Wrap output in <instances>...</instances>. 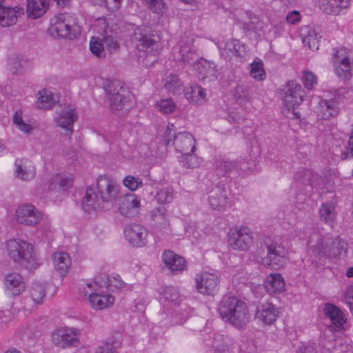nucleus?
I'll list each match as a JSON object with an SVG mask.
<instances>
[{
	"instance_id": "1",
	"label": "nucleus",
	"mask_w": 353,
	"mask_h": 353,
	"mask_svg": "<svg viewBox=\"0 0 353 353\" xmlns=\"http://www.w3.org/2000/svg\"><path fill=\"white\" fill-rule=\"evenodd\" d=\"M310 252L321 261L339 257L346 250L347 243L340 237L322 236L318 232L310 235L308 240Z\"/></svg>"
},
{
	"instance_id": "2",
	"label": "nucleus",
	"mask_w": 353,
	"mask_h": 353,
	"mask_svg": "<svg viewBox=\"0 0 353 353\" xmlns=\"http://www.w3.org/2000/svg\"><path fill=\"white\" fill-rule=\"evenodd\" d=\"M221 318L236 328H242L249 321V312L245 302L234 296H223L218 306Z\"/></svg>"
},
{
	"instance_id": "3",
	"label": "nucleus",
	"mask_w": 353,
	"mask_h": 353,
	"mask_svg": "<svg viewBox=\"0 0 353 353\" xmlns=\"http://www.w3.org/2000/svg\"><path fill=\"white\" fill-rule=\"evenodd\" d=\"M6 250L16 264L30 270L36 269L39 265L33 245L26 241L20 239H10L7 241Z\"/></svg>"
},
{
	"instance_id": "4",
	"label": "nucleus",
	"mask_w": 353,
	"mask_h": 353,
	"mask_svg": "<svg viewBox=\"0 0 353 353\" xmlns=\"http://www.w3.org/2000/svg\"><path fill=\"white\" fill-rule=\"evenodd\" d=\"M318 175L311 169L301 168L294 175L293 185L296 188V207L304 210L308 205L310 194L312 192Z\"/></svg>"
},
{
	"instance_id": "5",
	"label": "nucleus",
	"mask_w": 353,
	"mask_h": 353,
	"mask_svg": "<svg viewBox=\"0 0 353 353\" xmlns=\"http://www.w3.org/2000/svg\"><path fill=\"white\" fill-rule=\"evenodd\" d=\"M163 143L165 146L173 145L176 151L182 154L185 152H194L196 141L194 136L188 132H176L173 123H168L164 132Z\"/></svg>"
},
{
	"instance_id": "6",
	"label": "nucleus",
	"mask_w": 353,
	"mask_h": 353,
	"mask_svg": "<svg viewBox=\"0 0 353 353\" xmlns=\"http://www.w3.org/2000/svg\"><path fill=\"white\" fill-rule=\"evenodd\" d=\"M261 249L266 250V255L261 259V263L274 270L284 265L288 252L285 248L272 238L264 236L261 241Z\"/></svg>"
},
{
	"instance_id": "7",
	"label": "nucleus",
	"mask_w": 353,
	"mask_h": 353,
	"mask_svg": "<svg viewBox=\"0 0 353 353\" xmlns=\"http://www.w3.org/2000/svg\"><path fill=\"white\" fill-rule=\"evenodd\" d=\"M77 23V19L70 13H59L50 20L48 28L50 34L54 38L72 39L76 36L73 27Z\"/></svg>"
},
{
	"instance_id": "8",
	"label": "nucleus",
	"mask_w": 353,
	"mask_h": 353,
	"mask_svg": "<svg viewBox=\"0 0 353 353\" xmlns=\"http://www.w3.org/2000/svg\"><path fill=\"white\" fill-rule=\"evenodd\" d=\"M304 90L300 84L294 81H289L283 90V100L284 109L288 110V115L291 119H299L300 113L296 110L299 104L303 101Z\"/></svg>"
},
{
	"instance_id": "9",
	"label": "nucleus",
	"mask_w": 353,
	"mask_h": 353,
	"mask_svg": "<svg viewBox=\"0 0 353 353\" xmlns=\"http://www.w3.org/2000/svg\"><path fill=\"white\" fill-rule=\"evenodd\" d=\"M97 188L101 203L113 205L120 198V185L108 175H100L97 178Z\"/></svg>"
},
{
	"instance_id": "10",
	"label": "nucleus",
	"mask_w": 353,
	"mask_h": 353,
	"mask_svg": "<svg viewBox=\"0 0 353 353\" xmlns=\"http://www.w3.org/2000/svg\"><path fill=\"white\" fill-rule=\"evenodd\" d=\"M86 287L89 291L84 289L85 296L89 294L90 305L94 310H102L113 305L114 298L109 294H103L99 292L102 284L99 283V278H95L94 282L88 283Z\"/></svg>"
},
{
	"instance_id": "11",
	"label": "nucleus",
	"mask_w": 353,
	"mask_h": 353,
	"mask_svg": "<svg viewBox=\"0 0 353 353\" xmlns=\"http://www.w3.org/2000/svg\"><path fill=\"white\" fill-rule=\"evenodd\" d=\"M254 165L252 161L244 163L238 161H230L225 159L215 160V171L217 175L230 177L232 174H240V171L252 172V165Z\"/></svg>"
},
{
	"instance_id": "12",
	"label": "nucleus",
	"mask_w": 353,
	"mask_h": 353,
	"mask_svg": "<svg viewBox=\"0 0 353 353\" xmlns=\"http://www.w3.org/2000/svg\"><path fill=\"white\" fill-rule=\"evenodd\" d=\"M79 331L73 327H59L52 333V343L60 348L77 347L79 343Z\"/></svg>"
},
{
	"instance_id": "13",
	"label": "nucleus",
	"mask_w": 353,
	"mask_h": 353,
	"mask_svg": "<svg viewBox=\"0 0 353 353\" xmlns=\"http://www.w3.org/2000/svg\"><path fill=\"white\" fill-rule=\"evenodd\" d=\"M228 237V243L234 250L246 251L252 243V235L248 227L231 228Z\"/></svg>"
},
{
	"instance_id": "14",
	"label": "nucleus",
	"mask_w": 353,
	"mask_h": 353,
	"mask_svg": "<svg viewBox=\"0 0 353 353\" xmlns=\"http://www.w3.org/2000/svg\"><path fill=\"white\" fill-rule=\"evenodd\" d=\"M105 91L108 93L111 110L119 111L128 105L129 100L127 94L128 92L120 82H111Z\"/></svg>"
},
{
	"instance_id": "15",
	"label": "nucleus",
	"mask_w": 353,
	"mask_h": 353,
	"mask_svg": "<svg viewBox=\"0 0 353 353\" xmlns=\"http://www.w3.org/2000/svg\"><path fill=\"white\" fill-rule=\"evenodd\" d=\"M254 312L255 319L268 325L273 324L280 314L279 308L270 301L256 303Z\"/></svg>"
},
{
	"instance_id": "16",
	"label": "nucleus",
	"mask_w": 353,
	"mask_h": 353,
	"mask_svg": "<svg viewBox=\"0 0 353 353\" xmlns=\"http://www.w3.org/2000/svg\"><path fill=\"white\" fill-rule=\"evenodd\" d=\"M197 291L203 294L214 296L219 289V277L211 273L197 274L195 279Z\"/></svg>"
},
{
	"instance_id": "17",
	"label": "nucleus",
	"mask_w": 353,
	"mask_h": 353,
	"mask_svg": "<svg viewBox=\"0 0 353 353\" xmlns=\"http://www.w3.org/2000/svg\"><path fill=\"white\" fill-rule=\"evenodd\" d=\"M134 40L137 42V47L139 51L149 52L150 54L157 52L158 42L153 34L148 33L145 28H139L135 30Z\"/></svg>"
},
{
	"instance_id": "18",
	"label": "nucleus",
	"mask_w": 353,
	"mask_h": 353,
	"mask_svg": "<svg viewBox=\"0 0 353 353\" xmlns=\"http://www.w3.org/2000/svg\"><path fill=\"white\" fill-rule=\"evenodd\" d=\"M124 235L133 246L140 248L147 243L148 230L141 225L132 223L127 225L124 229Z\"/></svg>"
},
{
	"instance_id": "19",
	"label": "nucleus",
	"mask_w": 353,
	"mask_h": 353,
	"mask_svg": "<svg viewBox=\"0 0 353 353\" xmlns=\"http://www.w3.org/2000/svg\"><path fill=\"white\" fill-rule=\"evenodd\" d=\"M17 221L27 225H36L41 219V214L30 205H23L18 208L15 213Z\"/></svg>"
},
{
	"instance_id": "20",
	"label": "nucleus",
	"mask_w": 353,
	"mask_h": 353,
	"mask_svg": "<svg viewBox=\"0 0 353 353\" xmlns=\"http://www.w3.org/2000/svg\"><path fill=\"white\" fill-rule=\"evenodd\" d=\"M140 205V199L134 194L120 196L119 212L123 216L133 217L139 213Z\"/></svg>"
},
{
	"instance_id": "21",
	"label": "nucleus",
	"mask_w": 353,
	"mask_h": 353,
	"mask_svg": "<svg viewBox=\"0 0 353 353\" xmlns=\"http://www.w3.org/2000/svg\"><path fill=\"white\" fill-rule=\"evenodd\" d=\"M204 343L207 346H212L215 353H231L234 343L230 337L219 333L213 334L212 339H205Z\"/></svg>"
},
{
	"instance_id": "22",
	"label": "nucleus",
	"mask_w": 353,
	"mask_h": 353,
	"mask_svg": "<svg viewBox=\"0 0 353 353\" xmlns=\"http://www.w3.org/2000/svg\"><path fill=\"white\" fill-rule=\"evenodd\" d=\"M6 293L10 296H17L25 290V283L22 276L18 273H10L3 279Z\"/></svg>"
},
{
	"instance_id": "23",
	"label": "nucleus",
	"mask_w": 353,
	"mask_h": 353,
	"mask_svg": "<svg viewBox=\"0 0 353 353\" xmlns=\"http://www.w3.org/2000/svg\"><path fill=\"white\" fill-rule=\"evenodd\" d=\"M225 50L228 56L234 57L238 61H243L249 56L248 47L239 39L227 41Z\"/></svg>"
},
{
	"instance_id": "24",
	"label": "nucleus",
	"mask_w": 353,
	"mask_h": 353,
	"mask_svg": "<svg viewBox=\"0 0 353 353\" xmlns=\"http://www.w3.org/2000/svg\"><path fill=\"white\" fill-rule=\"evenodd\" d=\"M162 261L165 267L173 274L181 272L186 267V261L184 258L170 250L163 252Z\"/></svg>"
},
{
	"instance_id": "25",
	"label": "nucleus",
	"mask_w": 353,
	"mask_h": 353,
	"mask_svg": "<svg viewBox=\"0 0 353 353\" xmlns=\"http://www.w3.org/2000/svg\"><path fill=\"white\" fill-rule=\"evenodd\" d=\"M77 118L75 110L70 109L67 111H62L56 119L57 125L65 130V135L69 139L73 134V125Z\"/></svg>"
},
{
	"instance_id": "26",
	"label": "nucleus",
	"mask_w": 353,
	"mask_h": 353,
	"mask_svg": "<svg viewBox=\"0 0 353 353\" xmlns=\"http://www.w3.org/2000/svg\"><path fill=\"white\" fill-rule=\"evenodd\" d=\"M208 201L212 209L221 211L228 203V197L224 185H218L210 192Z\"/></svg>"
},
{
	"instance_id": "27",
	"label": "nucleus",
	"mask_w": 353,
	"mask_h": 353,
	"mask_svg": "<svg viewBox=\"0 0 353 353\" xmlns=\"http://www.w3.org/2000/svg\"><path fill=\"white\" fill-rule=\"evenodd\" d=\"M266 292L274 296L280 294L285 290V281L281 274L279 273L270 274L264 283Z\"/></svg>"
},
{
	"instance_id": "28",
	"label": "nucleus",
	"mask_w": 353,
	"mask_h": 353,
	"mask_svg": "<svg viewBox=\"0 0 353 353\" xmlns=\"http://www.w3.org/2000/svg\"><path fill=\"white\" fill-rule=\"evenodd\" d=\"M299 35L303 43L310 50L314 51L319 49L321 37L319 36L312 27L308 26H302L299 30Z\"/></svg>"
},
{
	"instance_id": "29",
	"label": "nucleus",
	"mask_w": 353,
	"mask_h": 353,
	"mask_svg": "<svg viewBox=\"0 0 353 353\" xmlns=\"http://www.w3.org/2000/svg\"><path fill=\"white\" fill-rule=\"evenodd\" d=\"M348 6L349 0H319V9L327 14L338 15Z\"/></svg>"
},
{
	"instance_id": "30",
	"label": "nucleus",
	"mask_w": 353,
	"mask_h": 353,
	"mask_svg": "<svg viewBox=\"0 0 353 353\" xmlns=\"http://www.w3.org/2000/svg\"><path fill=\"white\" fill-rule=\"evenodd\" d=\"M50 5V0H28L26 12L32 19L42 17Z\"/></svg>"
},
{
	"instance_id": "31",
	"label": "nucleus",
	"mask_w": 353,
	"mask_h": 353,
	"mask_svg": "<svg viewBox=\"0 0 353 353\" xmlns=\"http://www.w3.org/2000/svg\"><path fill=\"white\" fill-rule=\"evenodd\" d=\"M185 97L190 103L199 105H203L207 101L205 90L199 84L186 88Z\"/></svg>"
},
{
	"instance_id": "32",
	"label": "nucleus",
	"mask_w": 353,
	"mask_h": 353,
	"mask_svg": "<svg viewBox=\"0 0 353 353\" xmlns=\"http://www.w3.org/2000/svg\"><path fill=\"white\" fill-rule=\"evenodd\" d=\"M101 200L95 190L89 187L85 190V194L81 201L82 209L87 213L96 211L100 208Z\"/></svg>"
},
{
	"instance_id": "33",
	"label": "nucleus",
	"mask_w": 353,
	"mask_h": 353,
	"mask_svg": "<svg viewBox=\"0 0 353 353\" xmlns=\"http://www.w3.org/2000/svg\"><path fill=\"white\" fill-rule=\"evenodd\" d=\"M323 313L336 328H341L346 322L343 312L332 303H326L324 305Z\"/></svg>"
},
{
	"instance_id": "34",
	"label": "nucleus",
	"mask_w": 353,
	"mask_h": 353,
	"mask_svg": "<svg viewBox=\"0 0 353 353\" xmlns=\"http://www.w3.org/2000/svg\"><path fill=\"white\" fill-rule=\"evenodd\" d=\"M319 104L318 116L322 120H328L339 114V107L335 100H321Z\"/></svg>"
},
{
	"instance_id": "35",
	"label": "nucleus",
	"mask_w": 353,
	"mask_h": 353,
	"mask_svg": "<svg viewBox=\"0 0 353 353\" xmlns=\"http://www.w3.org/2000/svg\"><path fill=\"white\" fill-rule=\"evenodd\" d=\"M17 176L22 180H30L34 176V168L28 159H16Z\"/></svg>"
},
{
	"instance_id": "36",
	"label": "nucleus",
	"mask_w": 353,
	"mask_h": 353,
	"mask_svg": "<svg viewBox=\"0 0 353 353\" xmlns=\"http://www.w3.org/2000/svg\"><path fill=\"white\" fill-rule=\"evenodd\" d=\"M197 66L200 69V74H203L201 77L203 80L212 81L216 79L217 65L214 61L201 59L197 62Z\"/></svg>"
},
{
	"instance_id": "37",
	"label": "nucleus",
	"mask_w": 353,
	"mask_h": 353,
	"mask_svg": "<svg viewBox=\"0 0 353 353\" xmlns=\"http://www.w3.org/2000/svg\"><path fill=\"white\" fill-rule=\"evenodd\" d=\"M52 261L60 276H65L70 265L69 254L65 252H55L52 254Z\"/></svg>"
},
{
	"instance_id": "38",
	"label": "nucleus",
	"mask_w": 353,
	"mask_h": 353,
	"mask_svg": "<svg viewBox=\"0 0 353 353\" xmlns=\"http://www.w3.org/2000/svg\"><path fill=\"white\" fill-rule=\"evenodd\" d=\"M39 94L37 105L41 109H51L59 101L58 95H55L52 92L47 90H43L39 92Z\"/></svg>"
},
{
	"instance_id": "39",
	"label": "nucleus",
	"mask_w": 353,
	"mask_h": 353,
	"mask_svg": "<svg viewBox=\"0 0 353 353\" xmlns=\"http://www.w3.org/2000/svg\"><path fill=\"white\" fill-rule=\"evenodd\" d=\"M335 74L341 79H348L351 77L350 62L347 57L342 58L341 60L334 61Z\"/></svg>"
},
{
	"instance_id": "40",
	"label": "nucleus",
	"mask_w": 353,
	"mask_h": 353,
	"mask_svg": "<svg viewBox=\"0 0 353 353\" xmlns=\"http://www.w3.org/2000/svg\"><path fill=\"white\" fill-rule=\"evenodd\" d=\"M179 54L181 57L179 61L184 65L194 63L196 61H199L198 55L192 47L189 45L181 46Z\"/></svg>"
},
{
	"instance_id": "41",
	"label": "nucleus",
	"mask_w": 353,
	"mask_h": 353,
	"mask_svg": "<svg viewBox=\"0 0 353 353\" xmlns=\"http://www.w3.org/2000/svg\"><path fill=\"white\" fill-rule=\"evenodd\" d=\"M183 83L177 74H170L165 79L164 88L175 95L181 92Z\"/></svg>"
},
{
	"instance_id": "42",
	"label": "nucleus",
	"mask_w": 353,
	"mask_h": 353,
	"mask_svg": "<svg viewBox=\"0 0 353 353\" xmlns=\"http://www.w3.org/2000/svg\"><path fill=\"white\" fill-rule=\"evenodd\" d=\"M179 162L183 168L192 169L201 164V159L194 154V152L190 151L181 155Z\"/></svg>"
},
{
	"instance_id": "43",
	"label": "nucleus",
	"mask_w": 353,
	"mask_h": 353,
	"mask_svg": "<svg viewBox=\"0 0 353 353\" xmlns=\"http://www.w3.org/2000/svg\"><path fill=\"white\" fill-rule=\"evenodd\" d=\"M334 208L335 205L332 201L323 203L319 208L321 219L325 223L332 222L335 216Z\"/></svg>"
},
{
	"instance_id": "44",
	"label": "nucleus",
	"mask_w": 353,
	"mask_h": 353,
	"mask_svg": "<svg viewBox=\"0 0 353 353\" xmlns=\"http://www.w3.org/2000/svg\"><path fill=\"white\" fill-rule=\"evenodd\" d=\"M180 299L179 292L177 288L173 286H167L163 288L160 294V299L176 305Z\"/></svg>"
},
{
	"instance_id": "45",
	"label": "nucleus",
	"mask_w": 353,
	"mask_h": 353,
	"mask_svg": "<svg viewBox=\"0 0 353 353\" xmlns=\"http://www.w3.org/2000/svg\"><path fill=\"white\" fill-rule=\"evenodd\" d=\"M250 74L252 77L258 81H261L265 77V72L263 68V63L259 58H256L250 64Z\"/></svg>"
},
{
	"instance_id": "46",
	"label": "nucleus",
	"mask_w": 353,
	"mask_h": 353,
	"mask_svg": "<svg viewBox=\"0 0 353 353\" xmlns=\"http://www.w3.org/2000/svg\"><path fill=\"white\" fill-rule=\"evenodd\" d=\"M153 219L156 227L159 228L164 229L169 225V221L166 214V210L163 207L156 208L153 211Z\"/></svg>"
},
{
	"instance_id": "47",
	"label": "nucleus",
	"mask_w": 353,
	"mask_h": 353,
	"mask_svg": "<svg viewBox=\"0 0 353 353\" xmlns=\"http://www.w3.org/2000/svg\"><path fill=\"white\" fill-rule=\"evenodd\" d=\"M99 283L102 284V288L104 287L112 292L120 290L123 284L119 275L112 277L106 276L103 281L99 280Z\"/></svg>"
},
{
	"instance_id": "48",
	"label": "nucleus",
	"mask_w": 353,
	"mask_h": 353,
	"mask_svg": "<svg viewBox=\"0 0 353 353\" xmlns=\"http://www.w3.org/2000/svg\"><path fill=\"white\" fill-rule=\"evenodd\" d=\"M45 296L44 285L39 283H33L30 290V296L32 301L37 304H41L43 303Z\"/></svg>"
},
{
	"instance_id": "49",
	"label": "nucleus",
	"mask_w": 353,
	"mask_h": 353,
	"mask_svg": "<svg viewBox=\"0 0 353 353\" xmlns=\"http://www.w3.org/2000/svg\"><path fill=\"white\" fill-rule=\"evenodd\" d=\"M234 98L237 103L243 104L250 98V90L246 85H238L234 92Z\"/></svg>"
},
{
	"instance_id": "50",
	"label": "nucleus",
	"mask_w": 353,
	"mask_h": 353,
	"mask_svg": "<svg viewBox=\"0 0 353 353\" xmlns=\"http://www.w3.org/2000/svg\"><path fill=\"white\" fill-rule=\"evenodd\" d=\"M52 184H56L63 190L68 189L72 183V179L70 175L57 174L52 177Z\"/></svg>"
},
{
	"instance_id": "51",
	"label": "nucleus",
	"mask_w": 353,
	"mask_h": 353,
	"mask_svg": "<svg viewBox=\"0 0 353 353\" xmlns=\"http://www.w3.org/2000/svg\"><path fill=\"white\" fill-rule=\"evenodd\" d=\"M156 108L163 114H170L176 108V104L171 99H162L157 103Z\"/></svg>"
},
{
	"instance_id": "52",
	"label": "nucleus",
	"mask_w": 353,
	"mask_h": 353,
	"mask_svg": "<svg viewBox=\"0 0 353 353\" xmlns=\"http://www.w3.org/2000/svg\"><path fill=\"white\" fill-rule=\"evenodd\" d=\"M22 114L21 110H17L13 116V122L21 131L25 133H30L32 128L30 125L23 121Z\"/></svg>"
},
{
	"instance_id": "53",
	"label": "nucleus",
	"mask_w": 353,
	"mask_h": 353,
	"mask_svg": "<svg viewBox=\"0 0 353 353\" xmlns=\"http://www.w3.org/2000/svg\"><path fill=\"white\" fill-rule=\"evenodd\" d=\"M123 184L131 191H134L143 185L142 180L139 177L128 175L123 180Z\"/></svg>"
},
{
	"instance_id": "54",
	"label": "nucleus",
	"mask_w": 353,
	"mask_h": 353,
	"mask_svg": "<svg viewBox=\"0 0 353 353\" xmlns=\"http://www.w3.org/2000/svg\"><path fill=\"white\" fill-rule=\"evenodd\" d=\"M173 199L172 190L169 188H162L156 194V199L159 203H170Z\"/></svg>"
},
{
	"instance_id": "55",
	"label": "nucleus",
	"mask_w": 353,
	"mask_h": 353,
	"mask_svg": "<svg viewBox=\"0 0 353 353\" xmlns=\"http://www.w3.org/2000/svg\"><path fill=\"white\" fill-rule=\"evenodd\" d=\"M183 309L180 308L174 310L171 315V322L173 325L183 324L188 318V312Z\"/></svg>"
},
{
	"instance_id": "56",
	"label": "nucleus",
	"mask_w": 353,
	"mask_h": 353,
	"mask_svg": "<svg viewBox=\"0 0 353 353\" xmlns=\"http://www.w3.org/2000/svg\"><path fill=\"white\" fill-rule=\"evenodd\" d=\"M90 50L93 54L99 58L105 57V52L103 43L100 41L95 39L94 37H92L90 41Z\"/></svg>"
},
{
	"instance_id": "57",
	"label": "nucleus",
	"mask_w": 353,
	"mask_h": 353,
	"mask_svg": "<svg viewBox=\"0 0 353 353\" xmlns=\"http://www.w3.org/2000/svg\"><path fill=\"white\" fill-rule=\"evenodd\" d=\"M148 5V8L156 14H162L165 8V3L163 0H143Z\"/></svg>"
},
{
	"instance_id": "58",
	"label": "nucleus",
	"mask_w": 353,
	"mask_h": 353,
	"mask_svg": "<svg viewBox=\"0 0 353 353\" xmlns=\"http://www.w3.org/2000/svg\"><path fill=\"white\" fill-rule=\"evenodd\" d=\"M10 70L13 74H21L24 72L25 67L23 61L19 57H14L9 61Z\"/></svg>"
},
{
	"instance_id": "59",
	"label": "nucleus",
	"mask_w": 353,
	"mask_h": 353,
	"mask_svg": "<svg viewBox=\"0 0 353 353\" xmlns=\"http://www.w3.org/2000/svg\"><path fill=\"white\" fill-rule=\"evenodd\" d=\"M302 81L306 88L312 90L317 83V77L312 72L307 71L303 73Z\"/></svg>"
},
{
	"instance_id": "60",
	"label": "nucleus",
	"mask_w": 353,
	"mask_h": 353,
	"mask_svg": "<svg viewBox=\"0 0 353 353\" xmlns=\"http://www.w3.org/2000/svg\"><path fill=\"white\" fill-rule=\"evenodd\" d=\"M98 4L106 8L111 12L117 11L121 6L123 0H98Z\"/></svg>"
},
{
	"instance_id": "61",
	"label": "nucleus",
	"mask_w": 353,
	"mask_h": 353,
	"mask_svg": "<svg viewBox=\"0 0 353 353\" xmlns=\"http://www.w3.org/2000/svg\"><path fill=\"white\" fill-rule=\"evenodd\" d=\"M286 20L289 23L296 24L301 20V15L298 11L294 10L288 13Z\"/></svg>"
},
{
	"instance_id": "62",
	"label": "nucleus",
	"mask_w": 353,
	"mask_h": 353,
	"mask_svg": "<svg viewBox=\"0 0 353 353\" xmlns=\"http://www.w3.org/2000/svg\"><path fill=\"white\" fill-rule=\"evenodd\" d=\"M94 353H117L114 350L112 344L105 343L101 346H99Z\"/></svg>"
},
{
	"instance_id": "63",
	"label": "nucleus",
	"mask_w": 353,
	"mask_h": 353,
	"mask_svg": "<svg viewBox=\"0 0 353 353\" xmlns=\"http://www.w3.org/2000/svg\"><path fill=\"white\" fill-rule=\"evenodd\" d=\"M296 353H317V350L313 345H303L297 350Z\"/></svg>"
},
{
	"instance_id": "64",
	"label": "nucleus",
	"mask_w": 353,
	"mask_h": 353,
	"mask_svg": "<svg viewBox=\"0 0 353 353\" xmlns=\"http://www.w3.org/2000/svg\"><path fill=\"white\" fill-rule=\"evenodd\" d=\"M347 303L349 305L350 312L353 314V290H349L347 291L345 296Z\"/></svg>"
}]
</instances>
